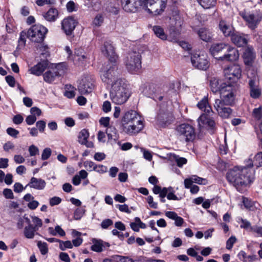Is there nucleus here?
<instances>
[{
    "label": "nucleus",
    "mask_w": 262,
    "mask_h": 262,
    "mask_svg": "<svg viewBox=\"0 0 262 262\" xmlns=\"http://www.w3.org/2000/svg\"><path fill=\"white\" fill-rule=\"evenodd\" d=\"M226 177L228 182L241 192L251 181L249 170L246 167L235 166L228 170Z\"/></svg>",
    "instance_id": "nucleus-1"
},
{
    "label": "nucleus",
    "mask_w": 262,
    "mask_h": 262,
    "mask_svg": "<svg viewBox=\"0 0 262 262\" xmlns=\"http://www.w3.org/2000/svg\"><path fill=\"white\" fill-rule=\"evenodd\" d=\"M130 96L127 84L124 79L117 78L111 84L110 97L113 102L117 104L125 103Z\"/></svg>",
    "instance_id": "nucleus-2"
},
{
    "label": "nucleus",
    "mask_w": 262,
    "mask_h": 262,
    "mask_svg": "<svg viewBox=\"0 0 262 262\" xmlns=\"http://www.w3.org/2000/svg\"><path fill=\"white\" fill-rule=\"evenodd\" d=\"M66 69L64 63L53 64L43 74V80L48 83H52L57 78L64 74Z\"/></svg>",
    "instance_id": "nucleus-3"
},
{
    "label": "nucleus",
    "mask_w": 262,
    "mask_h": 262,
    "mask_svg": "<svg viewBox=\"0 0 262 262\" xmlns=\"http://www.w3.org/2000/svg\"><path fill=\"white\" fill-rule=\"evenodd\" d=\"M177 135L186 142H192L195 138L194 128L188 123H182L176 128Z\"/></svg>",
    "instance_id": "nucleus-4"
},
{
    "label": "nucleus",
    "mask_w": 262,
    "mask_h": 262,
    "mask_svg": "<svg viewBox=\"0 0 262 262\" xmlns=\"http://www.w3.org/2000/svg\"><path fill=\"white\" fill-rule=\"evenodd\" d=\"M235 85L232 83L224 82L220 90V96L222 102L226 105H231L234 101L235 97Z\"/></svg>",
    "instance_id": "nucleus-5"
},
{
    "label": "nucleus",
    "mask_w": 262,
    "mask_h": 262,
    "mask_svg": "<svg viewBox=\"0 0 262 262\" xmlns=\"http://www.w3.org/2000/svg\"><path fill=\"white\" fill-rule=\"evenodd\" d=\"M127 70L132 73L137 72L141 68V56L140 53L132 52L128 54L125 60Z\"/></svg>",
    "instance_id": "nucleus-6"
},
{
    "label": "nucleus",
    "mask_w": 262,
    "mask_h": 262,
    "mask_svg": "<svg viewBox=\"0 0 262 262\" xmlns=\"http://www.w3.org/2000/svg\"><path fill=\"white\" fill-rule=\"evenodd\" d=\"M167 0H145L144 9L154 16L161 15L164 11Z\"/></svg>",
    "instance_id": "nucleus-7"
},
{
    "label": "nucleus",
    "mask_w": 262,
    "mask_h": 262,
    "mask_svg": "<svg viewBox=\"0 0 262 262\" xmlns=\"http://www.w3.org/2000/svg\"><path fill=\"white\" fill-rule=\"evenodd\" d=\"M183 19L178 12H173L169 18L168 31L171 40H176L180 32Z\"/></svg>",
    "instance_id": "nucleus-8"
},
{
    "label": "nucleus",
    "mask_w": 262,
    "mask_h": 262,
    "mask_svg": "<svg viewBox=\"0 0 262 262\" xmlns=\"http://www.w3.org/2000/svg\"><path fill=\"white\" fill-rule=\"evenodd\" d=\"M48 29L41 25L32 26L27 31V37L35 42H41L44 40Z\"/></svg>",
    "instance_id": "nucleus-9"
},
{
    "label": "nucleus",
    "mask_w": 262,
    "mask_h": 262,
    "mask_svg": "<svg viewBox=\"0 0 262 262\" xmlns=\"http://www.w3.org/2000/svg\"><path fill=\"white\" fill-rule=\"evenodd\" d=\"M95 79L92 75L84 76L79 83L78 89L81 94L91 93L95 88Z\"/></svg>",
    "instance_id": "nucleus-10"
},
{
    "label": "nucleus",
    "mask_w": 262,
    "mask_h": 262,
    "mask_svg": "<svg viewBox=\"0 0 262 262\" xmlns=\"http://www.w3.org/2000/svg\"><path fill=\"white\" fill-rule=\"evenodd\" d=\"M224 75L226 79L231 80L227 83H232L235 85V83L242 76L241 68L239 64H232L224 70Z\"/></svg>",
    "instance_id": "nucleus-11"
},
{
    "label": "nucleus",
    "mask_w": 262,
    "mask_h": 262,
    "mask_svg": "<svg viewBox=\"0 0 262 262\" xmlns=\"http://www.w3.org/2000/svg\"><path fill=\"white\" fill-rule=\"evenodd\" d=\"M123 9L127 12H136L144 9L145 0H121Z\"/></svg>",
    "instance_id": "nucleus-12"
},
{
    "label": "nucleus",
    "mask_w": 262,
    "mask_h": 262,
    "mask_svg": "<svg viewBox=\"0 0 262 262\" xmlns=\"http://www.w3.org/2000/svg\"><path fill=\"white\" fill-rule=\"evenodd\" d=\"M192 66L198 69L206 70L209 67V61L206 54L201 53H195L191 57Z\"/></svg>",
    "instance_id": "nucleus-13"
},
{
    "label": "nucleus",
    "mask_w": 262,
    "mask_h": 262,
    "mask_svg": "<svg viewBox=\"0 0 262 262\" xmlns=\"http://www.w3.org/2000/svg\"><path fill=\"white\" fill-rule=\"evenodd\" d=\"M173 120L174 117L170 112L160 110L156 117V124L160 127H165Z\"/></svg>",
    "instance_id": "nucleus-14"
},
{
    "label": "nucleus",
    "mask_w": 262,
    "mask_h": 262,
    "mask_svg": "<svg viewBox=\"0 0 262 262\" xmlns=\"http://www.w3.org/2000/svg\"><path fill=\"white\" fill-rule=\"evenodd\" d=\"M112 65L110 66L107 70L104 71L101 75L102 80L107 84L112 83V82L116 80L118 75L117 67L115 62H111Z\"/></svg>",
    "instance_id": "nucleus-15"
},
{
    "label": "nucleus",
    "mask_w": 262,
    "mask_h": 262,
    "mask_svg": "<svg viewBox=\"0 0 262 262\" xmlns=\"http://www.w3.org/2000/svg\"><path fill=\"white\" fill-rule=\"evenodd\" d=\"M144 127L143 121L141 119L138 122H132L122 127L123 131L129 136H135L143 130Z\"/></svg>",
    "instance_id": "nucleus-16"
},
{
    "label": "nucleus",
    "mask_w": 262,
    "mask_h": 262,
    "mask_svg": "<svg viewBox=\"0 0 262 262\" xmlns=\"http://www.w3.org/2000/svg\"><path fill=\"white\" fill-rule=\"evenodd\" d=\"M224 102H222L219 99L215 100L214 108L217 111L219 115L223 118H228L232 113V110Z\"/></svg>",
    "instance_id": "nucleus-17"
},
{
    "label": "nucleus",
    "mask_w": 262,
    "mask_h": 262,
    "mask_svg": "<svg viewBox=\"0 0 262 262\" xmlns=\"http://www.w3.org/2000/svg\"><path fill=\"white\" fill-rule=\"evenodd\" d=\"M146 93L155 98L161 101L163 96H161L163 91V85L154 83H149L146 88Z\"/></svg>",
    "instance_id": "nucleus-18"
},
{
    "label": "nucleus",
    "mask_w": 262,
    "mask_h": 262,
    "mask_svg": "<svg viewBox=\"0 0 262 262\" xmlns=\"http://www.w3.org/2000/svg\"><path fill=\"white\" fill-rule=\"evenodd\" d=\"M77 23V21L73 17H68L62 21V29L67 35H71Z\"/></svg>",
    "instance_id": "nucleus-19"
},
{
    "label": "nucleus",
    "mask_w": 262,
    "mask_h": 262,
    "mask_svg": "<svg viewBox=\"0 0 262 262\" xmlns=\"http://www.w3.org/2000/svg\"><path fill=\"white\" fill-rule=\"evenodd\" d=\"M239 14L247 22L248 27L251 29H255L260 20L257 15H255L245 10L240 12Z\"/></svg>",
    "instance_id": "nucleus-20"
},
{
    "label": "nucleus",
    "mask_w": 262,
    "mask_h": 262,
    "mask_svg": "<svg viewBox=\"0 0 262 262\" xmlns=\"http://www.w3.org/2000/svg\"><path fill=\"white\" fill-rule=\"evenodd\" d=\"M141 119V117L136 111L133 110L128 111L124 113L122 118V127L128 124H132V122H138Z\"/></svg>",
    "instance_id": "nucleus-21"
},
{
    "label": "nucleus",
    "mask_w": 262,
    "mask_h": 262,
    "mask_svg": "<svg viewBox=\"0 0 262 262\" xmlns=\"http://www.w3.org/2000/svg\"><path fill=\"white\" fill-rule=\"evenodd\" d=\"M226 49V52L222 57H220L221 60L234 61L238 59L239 53L236 48L227 45V48Z\"/></svg>",
    "instance_id": "nucleus-22"
},
{
    "label": "nucleus",
    "mask_w": 262,
    "mask_h": 262,
    "mask_svg": "<svg viewBox=\"0 0 262 262\" xmlns=\"http://www.w3.org/2000/svg\"><path fill=\"white\" fill-rule=\"evenodd\" d=\"M102 52L106 56L111 62H115L117 59V55L114 51V48L110 41H106L101 49Z\"/></svg>",
    "instance_id": "nucleus-23"
},
{
    "label": "nucleus",
    "mask_w": 262,
    "mask_h": 262,
    "mask_svg": "<svg viewBox=\"0 0 262 262\" xmlns=\"http://www.w3.org/2000/svg\"><path fill=\"white\" fill-rule=\"evenodd\" d=\"M227 48V45L224 43H213L210 48V52L212 56L219 60H221V56L223 53H225Z\"/></svg>",
    "instance_id": "nucleus-24"
},
{
    "label": "nucleus",
    "mask_w": 262,
    "mask_h": 262,
    "mask_svg": "<svg viewBox=\"0 0 262 262\" xmlns=\"http://www.w3.org/2000/svg\"><path fill=\"white\" fill-rule=\"evenodd\" d=\"M231 40L233 43L239 47H244L248 43L246 35L239 32H234L231 36Z\"/></svg>",
    "instance_id": "nucleus-25"
},
{
    "label": "nucleus",
    "mask_w": 262,
    "mask_h": 262,
    "mask_svg": "<svg viewBox=\"0 0 262 262\" xmlns=\"http://www.w3.org/2000/svg\"><path fill=\"white\" fill-rule=\"evenodd\" d=\"M48 66L47 60H42L29 69L31 74L36 75H41Z\"/></svg>",
    "instance_id": "nucleus-26"
},
{
    "label": "nucleus",
    "mask_w": 262,
    "mask_h": 262,
    "mask_svg": "<svg viewBox=\"0 0 262 262\" xmlns=\"http://www.w3.org/2000/svg\"><path fill=\"white\" fill-rule=\"evenodd\" d=\"M250 89V95L254 99H257L259 97L261 94V90L257 82L253 79H250L249 81Z\"/></svg>",
    "instance_id": "nucleus-27"
},
{
    "label": "nucleus",
    "mask_w": 262,
    "mask_h": 262,
    "mask_svg": "<svg viewBox=\"0 0 262 262\" xmlns=\"http://www.w3.org/2000/svg\"><path fill=\"white\" fill-rule=\"evenodd\" d=\"M46 185V183L45 180L40 178L32 177L30 182L26 186V187L29 186L37 190H42L45 188Z\"/></svg>",
    "instance_id": "nucleus-28"
},
{
    "label": "nucleus",
    "mask_w": 262,
    "mask_h": 262,
    "mask_svg": "<svg viewBox=\"0 0 262 262\" xmlns=\"http://www.w3.org/2000/svg\"><path fill=\"white\" fill-rule=\"evenodd\" d=\"M255 57V55L253 51V48L247 47L245 50L243 54V59L245 64L247 66H251Z\"/></svg>",
    "instance_id": "nucleus-29"
},
{
    "label": "nucleus",
    "mask_w": 262,
    "mask_h": 262,
    "mask_svg": "<svg viewBox=\"0 0 262 262\" xmlns=\"http://www.w3.org/2000/svg\"><path fill=\"white\" fill-rule=\"evenodd\" d=\"M208 116L205 114H203L200 116L198 119L199 126L201 128L203 127L204 125H207L212 130L215 127V122L214 120L208 118L207 117Z\"/></svg>",
    "instance_id": "nucleus-30"
},
{
    "label": "nucleus",
    "mask_w": 262,
    "mask_h": 262,
    "mask_svg": "<svg viewBox=\"0 0 262 262\" xmlns=\"http://www.w3.org/2000/svg\"><path fill=\"white\" fill-rule=\"evenodd\" d=\"M197 106L199 109L204 111L205 115H210L211 113H213V111L211 106L209 104L208 96H204V98L198 102Z\"/></svg>",
    "instance_id": "nucleus-31"
},
{
    "label": "nucleus",
    "mask_w": 262,
    "mask_h": 262,
    "mask_svg": "<svg viewBox=\"0 0 262 262\" xmlns=\"http://www.w3.org/2000/svg\"><path fill=\"white\" fill-rule=\"evenodd\" d=\"M219 28L224 35L226 37L231 36L234 33L233 27L227 21L222 20L220 21Z\"/></svg>",
    "instance_id": "nucleus-32"
},
{
    "label": "nucleus",
    "mask_w": 262,
    "mask_h": 262,
    "mask_svg": "<svg viewBox=\"0 0 262 262\" xmlns=\"http://www.w3.org/2000/svg\"><path fill=\"white\" fill-rule=\"evenodd\" d=\"M26 223L28 226L24 228V235L29 239H32L35 235V233L37 231L34 228L33 225L31 224V221L29 218H26Z\"/></svg>",
    "instance_id": "nucleus-33"
},
{
    "label": "nucleus",
    "mask_w": 262,
    "mask_h": 262,
    "mask_svg": "<svg viewBox=\"0 0 262 262\" xmlns=\"http://www.w3.org/2000/svg\"><path fill=\"white\" fill-rule=\"evenodd\" d=\"M87 58L86 53L82 49H76L74 53V60L79 64H83Z\"/></svg>",
    "instance_id": "nucleus-34"
},
{
    "label": "nucleus",
    "mask_w": 262,
    "mask_h": 262,
    "mask_svg": "<svg viewBox=\"0 0 262 262\" xmlns=\"http://www.w3.org/2000/svg\"><path fill=\"white\" fill-rule=\"evenodd\" d=\"M223 83H221V81L215 77L212 78L210 80V86L211 91L213 93H216L217 92H220L221 86Z\"/></svg>",
    "instance_id": "nucleus-35"
},
{
    "label": "nucleus",
    "mask_w": 262,
    "mask_h": 262,
    "mask_svg": "<svg viewBox=\"0 0 262 262\" xmlns=\"http://www.w3.org/2000/svg\"><path fill=\"white\" fill-rule=\"evenodd\" d=\"M58 16V12L56 9L51 8L44 15L45 18L49 21H54Z\"/></svg>",
    "instance_id": "nucleus-36"
},
{
    "label": "nucleus",
    "mask_w": 262,
    "mask_h": 262,
    "mask_svg": "<svg viewBox=\"0 0 262 262\" xmlns=\"http://www.w3.org/2000/svg\"><path fill=\"white\" fill-rule=\"evenodd\" d=\"M198 34L200 38L206 42L210 41L211 39V34L209 31L205 28H202L199 30Z\"/></svg>",
    "instance_id": "nucleus-37"
},
{
    "label": "nucleus",
    "mask_w": 262,
    "mask_h": 262,
    "mask_svg": "<svg viewBox=\"0 0 262 262\" xmlns=\"http://www.w3.org/2000/svg\"><path fill=\"white\" fill-rule=\"evenodd\" d=\"M93 244L91 246V249L92 251L96 252H101L103 250V241L94 239Z\"/></svg>",
    "instance_id": "nucleus-38"
},
{
    "label": "nucleus",
    "mask_w": 262,
    "mask_h": 262,
    "mask_svg": "<svg viewBox=\"0 0 262 262\" xmlns=\"http://www.w3.org/2000/svg\"><path fill=\"white\" fill-rule=\"evenodd\" d=\"M152 30L155 34L162 40L167 39V35L165 33L163 29L159 26H155L152 28Z\"/></svg>",
    "instance_id": "nucleus-39"
},
{
    "label": "nucleus",
    "mask_w": 262,
    "mask_h": 262,
    "mask_svg": "<svg viewBox=\"0 0 262 262\" xmlns=\"http://www.w3.org/2000/svg\"><path fill=\"white\" fill-rule=\"evenodd\" d=\"M199 4L205 9L214 7L216 4V0H197Z\"/></svg>",
    "instance_id": "nucleus-40"
},
{
    "label": "nucleus",
    "mask_w": 262,
    "mask_h": 262,
    "mask_svg": "<svg viewBox=\"0 0 262 262\" xmlns=\"http://www.w3.org/2000/svg\"><path fill=\"white\" fill-rule=\"evenodd\" d=\"M89 137V133L85 129L81 130L78 135V142L80 144L84 143Z\"/></svg>",
    "instance_id": "nucleus-41"
},
{
    "label": "nucleus",
    "mask_w": 262,
    "mask_h": 262,
    "mask_svg": "<svg viewBox=\"0 0 262 262\" xmlns=\"http://www.w3.org/2000/svg\"><path fill=\"white\" fill-rule=\"evenodd\" d=\"M88 7L95 11H98L101 8L100 0H91V2L86 4Z\"/></svg>",
    "instance_id": "nucleus-42"
},
{
    "label": "nucleus",
    "mask_w": 262,
    "mask_h": 262,
    "mask_svg": "<svg viewBox=\"0 0 262 262\" xmlns=\"http://www.w3.org/2000/svg\"><path fill=\"white\" fill-rule=\"evenodd\" d=\"M104 16L102 14H98L94 18L93 24L97 27L100 26L103 23Z\"/></svg>",
    "instance_id": "nucleus-43"
},
{
    "label": "nucleus",
    "mask_w": 262,
    "mask_h": 262,
    "mask_svg": "<svg viewBox=\"0 0 262 262\" xmlns=\"http://www.w3.org/2000/svg\"><path fill=\"white\" fill-rule=\"evenodd\" d=\"M31 218L33 227L36 229V230H38L42 225L41 220L36 216H32Z\"/></svg>",
    "instance_id": "nucleus-44"
},
{
    "label": "nucleus",
    "mask_w": 262,
    "mask_h": 262,
    "mask_svg": "<svg viewBox=\"0 0 262 262\" xmlns=\"http://www.w3.org/2000/svg\"><path fill=\"white\" fill-rule=\"evenodd\" d=\"M37 246L39 249L40 253L42 255H45L48 252V248L47 244L45 242H41V241H38L37 242Z\"/></svg>",
    "instance_id": "nucleus-45"
},
{
    "label": "nucleus",
    "mask_w": 262,
    "mask_h": 262,
    "mask_svg": "<svg viewBox=\"0 0 262 262\" xmlns=\"http://www.w3.org/2000/svg\"><path fill=\"white\" fill-rule=\"evenodd\" d=\"M252 116L255 119H261L262 118V107L259 106L254 108L252 112Z\"/></svg>",
    "instance_id": "nucleus-46"
},
{
    "label": "nucleus",
    "mask_w": 262,
    "mask_h": 262,
    "mask_svg": "<svg viewBox=\"0 0 262 262\" xmlns=\"http://www.w3.org/2000/svg\"><path fill=\"white\" fill-rule=\"evenodd\" d=\"M254 162L257 167L262 166V152H259L255 156Z\"/></svg>",
    "instance_id": "nucleus-47"
},
{
    "label": "nucleus",
    "mask_w": 262,
    "mask_h": 262,
    "mask_svg": "<svg viewBox=\"0 0 262 262\" xmlns=\"http://www.w3.org/2000/svg\"><path fill=\"white\" fill-rule=\"evenodd\" d=\"M72 247H73V244H72L71 241H67L65 242H63L61 241H60L59 248L61 250L64 251L67 248L71 249V248H72Z\"/></svg>",
    "instance_id": "nucleus-48"
},
{
    "label": "nucleus",
    "mask_w": 262,
    "mask_h": 262,
    "mask_svg": "<svg viewBox=\"0 0 262 262\" xmlns=\"http://www.w3.org/2000/svg\"><path fill=\"white\" fill-rule=\"evenodd\" d=\"M28 151L31 157L39 155V149L34 145H30L28 148Z\"/></svg>",
    "instance_id": "nucleus-49"
},
{
    "label": "nucleus",
    "mask_w": 262,
    "mask_h": 262,
    "mask_svg": "<svg viewBox=\"0 0 262 262\" xmlns=\"http://www.w3.org/2000/svg\"><path fill=\"white\" fill-rule=\"evenodd\" d=\"M84 166L90 171L94 170L96 168V164L91 161H86L83 163Z\"/></svg>",
    "instance_id": "nucleus-50"
},
{
    "label": "nucleus",
    "mask_w": 262,
    "mask_h": 262,
    "mask_svg": "<svg viewBox=\"0 0 262 262\" xmlns=\"http://www.w3.org/2000/svg\"><path fill=\"white\" fill-rule=\"evenodd\" d=\"M52 150L50 148H46L43 150L41 154L42 160L48 159L51 155Z\"/></svg>",
    "instance_id": "nucleus-51"
},
{
    "label": "nucleus",
    "mask_w": 262,
    "mask_h": 262,
    "mask_svg": "<svg viewBox=\"0 0 262 262\" xmlns=\"http://www.w3.org/2000/svg\"><path fill=\"white\" fill-rule=\"evenodd\" d=\"M6 131L9 136L14 138H16L19 133L18 130L12 127H8Z\"/></svg>",
    "instance_id": "nucleus-52"
},
{
    "label": "nucleus",
    "mask_w": 262,
    "mask_h": 262,
    "mask_svg": "<svg viewBox=\"0 0 262 262\" xmlns=\"http://www.w3.org/2000/svg\"><path fill=\"white\" fill-rule=\"evenodd\" d=\"M236 241V237L234 236H231L226 242V248L228 250L231 249Z\"/></svg>",
    "instance_id": "nucleus-53"
},
{
    "label": "nucleus",
    "mask_w": 262,
    "mask_h": 262,
    "mask_svg": "<svg viewBox=\"0 0 262 262\" xmlns=\"http://www.w3.org/2000/svg\"><path fill=\"white\" fill-rule=\"evenodd\" d=\"M26 218H28L26 215L23 217L18 218L17 223V228L18 229H21L24 227V224L25 223H26Z\"/></svg>",
    "instance_id": "nucleus-54"
},
{
    "label": "nucleus",
    "mask_w": 262,
    "mask_h": 262,
    "mask_svg": "<svg viewBox=\"0 0 262 262\" xmlns=\"http://www.w3.org/2000/svg\"><path fill=\"white\" fill-rule=\"evenodd\" d=\"M36 126L40 133H43L46 126V123L43 120H39L36 122Z\"/></svg>",
    "instance_id": "nucleus-55"
},
{
    "label": "nucleus",
    "mask_w": 262,
    "mask_h": 262,
    "mask_svg": "<svg viewBox=\"0 0 262 262\" xmlns=\"http://www.w3.org/2000/svg\"><path fill=\"white\" fill-rule=\"evenodd\" d=\"M174 157L177 164L179 167H182L184 164L187 163V159L184 158L179 157L177 156H174Z\"/></svg>",
    "instance_id": "nucleus-56"
},
{
    "label": "nucleus",
    "mask_w": 262,
    "mask_h": 262,
    "mask_svg": "<svg viewBox=\"0 0 262 262\" xmlns=\"http://www.w3.org/2000/svg\"><path fill=\"white\" fill-rule=\"evenodd\" d=\"M3 195L6 199H13L14 198L13 193L11 189L5 188L3 192Z\"/></svg>",
    "instance_id": "nucleus-57"
},
{
    "label": "nucleus",
    "mask_w": 262,
    "mask_h": 262,
    "mask_svg": "<svg viewBox=\"0 0 262 262\" xmlns=\"http://www.w3.org/2000/svg\"><path fill=\"white\" fill-rule=\"evenodd\" d=\"M115 257L118 262H134V260L129 257L116 255Z\"/></svg>",
    "instance_id": "nucleus-58"
},
{
    "label": "nucleus",
    "mask_w": 262,
    "mask_h": 262,
    "mask_svg": "<svg viewBox=\"0 0 262 262\" xmlns=\"http://www.w3.org/2000/svg\"><path fill=\"white\" fill-rule=\"evenodd\" d=\"M191 179L193 180V183H195L198 184H205L206 183V179L199 177L196 176H193L191 177Z\"/></svg>",
    "instance_id": "nucleus-59"
},
{
    "label": "nucleus",
    "mask_w": 262,
    "mask_h": 262,
    "mask_svg": "<svg viewBox=\"0 0 262 262\" xmlns=\"http://www.w3.org/2000/svg\"><path fill=\"white\" fill-rule=\"evenodd\" d=\"M61 202V199L58 196H54L50 199V205L51 206L58 205Z\"/></svg>",
    "instance_id": "nucleus-60"
},
{
    "label": "nucleus",
    "mask_w": 262,
    "mask_h": 262,
    "mask_svg": "<svg viewBox=\"0 0 262 262\" xmlns=\"http://www.w3.org/2000/svg\"><path fill=\"white\" fill-rule=\"evenodd\" d=\"M96 168L94 171L99 173H104L107 172V168L106 166L103 165H97L96 164Z\"/></svg>",
    "instance_id": "nucleus-61"
},
{
    "label": "nucleus",
    "mask_w": 262,
    "mask_h": 262,
    "mask_svg": "<svg viewBox=\"0 0 262 262\" xmlns=\"http://www.w3.org/2000/svg\"><path fill=\"white\" fill-rule=\"evenodd\" d=\"M113 222L111 219L104 220L101 223V226L103 229H107L109 226L112 225Z\"/></svg>",
    "instance_id": "nucleus-62"
},
{
    "label": "nucleus",
    "mask_w": 262,
    "mask_h": 262,
    "mask_svg": "<svg viewBox=\"0 0 262 262\" xmlns=\"http://www.w3.org/2000/svg\"><path fill=\"white\" fill-rule=\"evenodd\" d=\"M5 79L7 83L11 87H14L15 84V80L13 76L11 75L7 76Z\"/></svg>",
    "instance_id": "nucleus-63"
},
{
    "label": "nucleus",
    "mask_w": 262,
    "mask_h": 262,
    "mask_svg": "<svg viewBox=\"0 0 262 262\" xmlns=\"http://www.w3.org/2000/svg\"><path fill=\"white\" fill-rule=\"evenodd\" d=\"M36 117L35 115H29L26 118V122L28 125H31L33 124L36 121Z\"/></svg>",
    "instance_id": "nucleus-64"
}]
</instances>
